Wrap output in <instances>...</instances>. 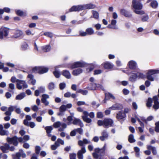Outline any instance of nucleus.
<instances>
[{
  "instance_id": "obj_1",
  "label": "nucleus",
  "mask_w": 159,
  "mask_h": 159,
  "mask_svg": "<svg viewBox=\"0 0 159 159\" xmlns=\"http://www.w3.org/2000/svg\"><path fill=\"white\" fill-rule=\"evenodd\" d=\"M132 6L135 9L134 12L137 14L143 15L144 14V12L143 11H139L137 10H140L142 9L143 6L142 4L138 1L133 0L132 2Z\"/></svg>"
},
{
  "instance_id": "obj_2",
  "label": "nucleus",
  "mask_w": 159,
  "mask_h": 159,
  "mask_svg": "<svg viewBox=\"0 0 159 159\" xmlns=\"http://www.w3.org/2000/svg\"><path fill=\"white\" fill-rule=\"evenodd\" d=\"M84 115L82 116V118L83 120L87 123H89L92 122V120L88 117L89 116L90 118H93L95 116V115L93 112H91L89 113L86 111L83 112Z\"/></svg>"
},
{
  "instance_id": "obj_3",
  "label": "nucleus",
  "mask_w": 159,
  "mask_h": 159,
  "mask_svg": "<svg viewBox=\"0 0 159 159\" xmlns=\"http://www.w3.org/2000/svg\"><path fill=\"white\" fill-rule=\"evenodd\" d=\"M18 140L20 142H24L23 138L20 137L18 139L17 137L14 136L12 138H7V142L10 144H13L15 146H17L18 143L17 140Z\"/></svg>"
},
{
  "instance_id": "obj_4",
  "label": "nucleus",
  "mask_w": 159,
  "mask_h": 159,
  "mask_svg": "<svg viewBox=\"0 0 159 159\" xmlns=\"http://www.w3.org/2000/svg\"><path fill=\"white\" fill-rule=\"evenodd\" d=\"M94 150V152L93 153V155L94 158L96 159H98L99 156L102 155L104 153V149L99 148H95Z\"/></svg>"
},
{
  "instance_id": "obj_5",
  "label": "nucleus",
  "mask_w": 159,
  "mask_h": 159,
  "mask_svg": "<svg viewBox=\"0 0 159 159\" xmlns=\"http://www.w3.org/2000/svg\"><path fill=\"white\" fill-rule=\"evenodd\" d=\"M16 87L19 89L26 88L28 85L24 80H16Z\"/></svg>"
},
{
  "instance_id": "obj_6",
  "label": "nucleus",
  "mask_w": 159,
  "mask_h": 159,
  "mask_svg": "<svg viewBox=\"0 0 159 159\" xmlns=\"http://www.w3.org/2000/svg\"><path fill=\"white\" fill-rule=\"evenodd\" d=\"M9 29L4 27H2L0 29V39H2L3 37L7 36L8 34Z\"/></svg>"
},
{
  "instance_id": "obj_7",
  "label": "nucleus",
  "mask_w": 159,
  "mask_h": 159,
  "mask_svg": "<svg viewBox=\"0 0 159 159\" xmlns=\"http://www.w3.org/2000/svg\"><path fill=\"white\" fill-rule=\"evenodd\" d=\"M158 73H159V70H149L147 74V78L148 80L151 81H153L154 80V79L152 75Z\"/></svg>"
},
{
  "instance_id": "obj_8",
  "label": "nucleus",
  "mask_w": 159,
  "mask_h": 159,
  "mask_svg": "<svg viewBox=\"0 0 159 159\" xmlns=\"http://www.w3.org/2000/svg\"><path fill=\"white\" fill-rule=\"evenodd\" d=\"M91 85L92 87L89 86L88 87V89L89 90H95L97 89H99L104 90L103 87L100 84L93 83L92 84H91Z\"/></svg>"
},
{
  "instance_id": "obj_9",
  "label": "nucleus",
  "mask_w": 159,
  "mask_h": 159,
  "mask_svg": "<svg viewBox=\"0 0 159 159\" xmlns=\"http://www.w3.org/2000/svg\"><path fill=\"white\" fill-rule=\"evenodd\" d=\"M113 120L111 119L105 118L104 119V126L105 128L113 126Z\"/></svg>"
},
{
  "instance_id": "obj_10",
  "label": "nucleus",
  "mask_w": 159,
  "mask_h": 159,
  "mask_svg": "<svg viewBox=\"0 0 159 159\" xmlns=\"http://www.w3.org/2000/svg\"><path fill=\"white\" fill-rule=\"evenodd\" d=\"M85 65V63L84 62L78 61L74 63L70 67L69 66L68 67L74 69L77 67H83Z\"/></svg>"
},
{
  "instance_id": "obj_11",
  "label": "nucleus",
  "mask_w": 159,
  "mask_h": 159,
  "mask_svg": "<svg viewBox=\"0 0 159 159\" xmlns=\"http://www.w3.org/2000/svg\"><path fill=\"white\" fill-rule=\"evenodd\" d=\"M153 100L154 102V105L153 107L155 110L159 109V102L158 101V98L157 96L153 97Z\"/></svg>"
},
{
  "instance_id": "obj_12",
  "label": "nucleus",
  "mask_w": 159,
  "mask_h": 159,
  "mask_svg": "<svg viewBox=\"0 0 159 159\" xmlns=\"http://www.w3.org/2000/svg\"><path fill=\"white\" fill-rule=\"evenodd\" d=\"M86 152V150L84 147H82L81 150H79L77 153L78 157L79 159H83V153H84Z\"/></svg>"
},
{
  "instance_id": "obj_13",
  "label": "nucleus",
  "mask_w": 159,
  "mask_h": 159,
  "mask_svg": "<svg viewBox=\"0 0 159 159\" xmlns=\"http://www.w3.org/2000/svg\"><path fill=\"white\" fill-rule=\"evenodd\" d=\"M116 20H115L113 19L111 21V24L107 26V27L113 29H117L118 27L116 25Z\"/></svg>"
},
{
  "instance_id": "obj_14",
  "label": "nucleus",
  "mask_w": 159,
  "mask_h": 159,
  "mask_svg": "<svg viewBox=\"0 0 159 159\" xmlns=\"http://www.w3.org/2000/svg\"><path fill=\"white\" fill-rule=\"evenodd\" d=\"M82 5L73 6L70 10V11H76L83 10Z\"/></svg>"
},
{
  "instance_id": "obj_15",
  "label": "nucleus",
  "mask_w": 159,
  "mask_h": 159,
  "mask_svg": "<svg viewBox=\"0 0 159 159\" xmlns=\"http://www.w3.org/2000/svg\"><path fill=\"white\" fill-rule=\"evenodd\" d=\"M72 123L74 125H79L81 127H83L84 126L81 120L76 118L74 119Z\"/></svg>"
},
{
  "instance_id": "obj_16",
  "label": "nucleus",
  "mask_w": 159,
  "mask_h": 159,
  "mask_svg": "<svg viewBox=\"0 0 159 159\" xmlns=\"http://www.w3.org/2000/svg\"><path fill=\"white\" fill-rule=\"evenodd\" d=\"M122 106L119 104H116L110 107L109 109L111 110H120L122 109Z\"/></svg>"
},
{
  "instance_id": "obj_17",
  "label": "nucleus",
  "mask_w": 159,
  "mask_h": 159,
  "mask_svg": "<svg viewBox=\"0 0 159 159\" xmlns=\"http://www.w3.org/2000/svg\"><path fill=\"white\" fill-rule=\"evenodd\" d=\"M91 142L90 141L86 139H84L83 140H79L78 142V145L80 146H83L84 144H87L90 143Z\"/></svg>"
},
{
  "instance_id": "obj_18",
  "label": "nucleus",
  "mask_w": 159,
  "mask_h": 159,
  "mask_svg": "<svg viewBox=\"0 0 159 159\" xmlns=\"http://www.w3.org/2000/svg\"><path fill=\"white\" fill-rule=\"evenodd\" d=\"M24 124L26 126L30 127L31 128H34L35 126V123L33 122H28L26 120H24Z\"/></svg>"
},
{
  "instance_id": "obj_19",
  "label": "nucleus",
  "mask_w": 159,
  "mask_h": 159,
  "mask_svg": "<svg viewBox=\"0 0 159 159\" xmlns=\"http://www.w3.org/2000/svg\"><path fill=\"white\" fill-rule=\"evenodd\" d=\"M8 134V131L3 129V125H0V134L1 135H7Z\"/></svg>"
},
{
  "instance_id": "obj_20",
  "label": "nucleus",
  "mask_w": 159,
  "mask_h": 159,
  "mask_svg": "<svg viewBox=\"0 0 159 159\" xmlns=\"http://www.w3.org/2000/svg\"><path fill=\"white\" fill-rule=\"evenodd\" d=\"M110 98H111L113 100H115V97L114 96L109 93H105V99L104 101V102H105V100L106 99H109Z\"/></svg>"
},
{
  "instance_id": "obj_21",
  "label": "nucleus",
  "mask_w": 159,
  "mask_h": 159,
  "mask_svg": "<svg viewBox=\"0 0 159 159\" xmlns=\"http://www.w3.org/2000/svg\"><path fill=\"white\" fill-rule=\"evenodd\" d=\"M83 72V70L81 68H78L74 70L72 72L73 75L77 76L81 73Z\"/></svg>"
},
{
  "instance_id": "obj_22",
  "label": "nucleus",
  "mask_w": 159,
  "mask_h": 159,
  "mask_svg": "<svg viewBox=\"0 0 159 159\" xmlns=\"http://www.w3.org/2000/svg\"><path fill=\"white\" fill-rule=\"evenodd\" d=\"M129 67L131 69H135L137 67V63L134 61H131L128 63Z\"/></svg>"
},
{
  "instance_id": "obj_23",
  "label": "nucleus",
  "mask_w": 159,
  "mask_h": 159,
  "mask_svg": "<svg viewBox=\"0 0 159 159\" xmlns=\"http://www.w3.org/2000/svg\"><path fill=\"white\" fill-rule=\"evenodd\" d=\"M15 108H16V106H10L8 108V111L5 112V115L7 116H10L11 115V112L13 111Z\"/></svg>"
},
{
  "instance_id": "obj_24",
  "label": "nucleus",
  "mask_w": 159,
  "mask_h": 159,
  "mask_svg": "<svg viewBox=\"0 0 159 159\" xmlns=\"http://www.w3.org/2000/svg\"><path fill=\"white\" fill-rule=\"evenodd\" d=\"M103 67L106 69H111L113 67V66L109 62H106L102 64Z\"/></svg>"
},
{
  "instance_id": "obj_25",
  "label": "nucleus",
  "mask_w": 159,
  "mask_h": 159,
  "mask_svg": "<svg viewBox=\"0 0 159 159\" xmlns=\"http://www.w3.org/2000/svg\"><path fill=\"white\" fill-rule=\"evenodd\" d=\"M82 7L83 10L88 9H91L94 8L95 7V6L91 4H89L82 5Z\"/></svg>"
},
{
  "instance_id": "obj_26",
  "label": "nucleus",
  "mask_w": 159,
  "mask_h": 159,
  "mask_svg": "<svg viewBox=\"0 0 159 159\" xmlns=\"http://www.w3.org/2000/svg\"><path fill=\"white\" fill-rule=\"evenodd\" d=\"M28 78L30 79L29 82L33 85H34L36 83V80L34 78V76L31 74H29Z\"/></svg>"
},
{
  "instance_id": "obj_27",
  "label": "nucleus",
  "mask_w": 159,
  "mask_h": 159,
  "mask_svg": "<svg viewBox=\"0 0 159 159\" xmlns=\"http://www.w3.org/2000/svg\"><path fill=\"white\" fill-rule=\"evenodd\" d=\"M126 116L125 114L123 113L121 111H120L117 113L116 116V118L118 120L122 119Z\"/></svg>"
},
{
  "instance_id": "obj_28",
  "label": "nucleus",
  "mask_w": 159,
  "mask_h": 159,
  "mask_svg": "<svg viewBox=\"0 0 159 159\" xmlns=\"http://www.w3.org/2000/svg\"><path fill=\"white\" fill-rule=\"evenodd\" d=\"M62 75L67 79H70L71 77V75L70 72L66 70L63 71Z\"/></svg>"
},
{
  "instance_id": "obj_29",
  "label": "nucleus",
  "mask_w": 159,
  "mask_h": 159,
  "mask_svg": "<svg viewBox=\"0 0 159 159\" xmlns=\"http://www.w3.org/2000/svg\"><path fill=\"white\" fill-rule=\"evenodd\" d=\"M45 129L46 130V132L48 134V136L49 137L51 136V134L50 133L53 129L52 127L51 126H47L45 127Z\"/></svg>"
},
{
  "instance_id": "obj_30",
  "label": "nucleus",
  "mask_w": 159,
  "mask_h": 159,
  "mask_svg": "<svg viewBox=\"0 0 159 159\" xmlns=\"http://www.w3.org/2000/svg\"><path fill=\"white\" fill-rule=\"evenodd\" d=\"M120 13L121 14L127 17H130L131 16V15L124 9H121L120 11Z\"/></svg>"
},
{
  "instance_id": "obj_31",
  "label": "nucleus",
  "mask_w": 159,
  "mask_h": 159,
  "mask_svg": "<svg viewBox=\"0 0 159 159\" xmlns=\"http://www.w3.org/2000/svg\"><path fill=\"white\" fill-rule=\"evenodd\" d=\"M22 34L23 32L22 31L17 30L16 31L13 37L15 38H17L20 37L22 35Z\"/></svg>"
},
{
  "instance_id": "obj_32",
  "label": "nucleus",
  "mask_w": 159,
  "mask_h": 159,
  "mask_svg": "<svg viewBox=\"0 0 159 159\" xmlns=\"http://www.w3.org/2000/svg\"><path fill=\"white\" fill-rule=\"evenodd\" d=\"M1 149L4 152H6V151L9 149V145L8 144H5L4 145L0 147Z\"/></svg>"
},
{
  "instance_id": "obj_33",
  "label": "nucleus",
  "mask_w": 159,
  "mask_h": 159,
  "mask_svg": "<svg viewBox=\"0 0 159 159\" xmlns=\"http://www.w3.org/2000/svg\"><path fill=\"white\" fill-rule=\"evenodd\" d=\"M147 148L148 150H152V152L154 155H156L157 154V152L155 147L151 145H148Z\"/></svg>"
},
{
  "instance_id": "obj_34",
  "label": "nucleus",
  "mask_w": 159,
  "mask_h": 159,
  "mask_svg": "<svg viewBox=\"0 0 159 159\" xmlns=\"http://www.w3.org/2000/svg\"><path fill=\"white\" fill-rule=\"evenodd\" d=\"M39 74H42L47 72L48 70V68L44 67H40Z\"/></svg>"
},
{
  "instance_id": "obj_35",
  "label": "nucleus",
  "mask_w": 159,
  "mask_h": 159,
  "mask_svg": "<svg viewBox=\"0 0 159 159\" xmlns=\"http://www.w3.org/2000/svg\"><path fill=\"white\" fill-rule=\"evenodd\" d=\"M87 35H91L94 34V31L91 28H89L86 30Z\"/></svg>"
},
{
  "instance_id": "obj_36",
  "label": "nucleus",
  "mask_w": 159,
  "mask_h": 159,
  "mask_svg": "<svg viewBox=\"0 0 159 159\" xmlns=\"http://www.w3.org/2000/svg\"><path fill=\"white\" fill-rule=\"evenodd\" d=\"M25 96V93H22L17 95L16 97V100H20L23 99Z\"/></svg>"
},
{
  "instance_id": "obj_37",
  "label": "nucleus",
  "mask_w": 159,
  "mask_h": 159,
  "mask_svg": "<svg viewBox=\"0 0 159 159\" xmlns=\"http://www.w3.org/2000/svg\"><path fill=\"white\" fill-rule=\"evenodd\" d=\"M28 48V45L25 42H24L22 43L21 45V49L22 50L25 51Z\"/></svg>"
},
{
  "instance_id": "obj_38",
  "label": "nucleus",
  "mask_w": 159,
  "mask_h": 159,
  "mask_svg": "<svg viewBox=\"0 0 159 159\" xmlns=\"http://www.w3.org/2000/svg\"><path fill=\"white\" fill-rule=\"evenodd\" d=\"M43 51L44 52H48L51 49V47L49 45L43 46L42 47Z\"/></svg>"
},
{
  "instance_id": "obj_39",
  "label": "nucleus",
  "mask_w": 159,
  "mask_h": 159,
  "mask_svg": "<svg viewBox=\"0 0 159 159\" xmlns=\"http://www.w3.org/2000/svg\"><path fill=\"white\" fill-rule=\"evenodd\" d=\"M55 143L57 146H59L60 144H61V145H64V142L63 140L60 139H58L57 141L55 142Z\"/></svg>"
},
{
  "instance_id": "obj_40",
  "label": "nucleus",
  "mask_w": 159,
  "mask_h": 159,
  "mask_svg": "<svg viewBox=\"0 0 159 159\" xmlns=\"http://www.w3.org/2000/svg\"><path fill=\"white\" fill-rule=\"evenodd\" d=\"M48 88L49 90H53L55 88V84L53 82L50 83L48 84Z\"/></svg>"
},
{
  "instance_id": "obj_41",
  "label": "nucleus",
  "mask_w": 159,
  "mask_h": 159,
  "mask_svg": "<svg viewBox=\"0 0 159 159\" xmlns=\"http://www.w3.org/2000/svg\"><path fill=\"white\" fill-rule=\"evenodd\" d=\"M128 140L130 143H133L135 142V140L134 139V136L133 134H131L129 136Z\"/></svg>"
},
{
  "instance_id": "obj_42",
  "label": "nucleus",
  "mask_w": 159,
  "mask_h": 159,
  "mask_svg": "<svg viewBox=\"0 0 159 159\" xmlns=\"http://www.w3.org/2000/svg\"><path fill=\"white\" fill-rule=\"evenodd\" d=\"M10 8L7 7H5L3 9H0V14H3L4 11L8 13L10 11Z\"/></svg>"
},
{
  "instance_id": "obj_43",
  "label": "nucleus",
  "mask_w": 159,
  "mask_h": 159,
  "mask_svg": "<svg viewBox=\"0 0 159 159\" xmlns=\"http://www.w3.org/2000/svg\"><path fill=\"white\" fill-rule=\"evenodd\" d=\"M158 5V3L156 1L152 2L151 3V6L154 8H156L157 7Z\"/></svg>"
},
{
  "instance_id": "obj_44",
  "label": "nucleus",
  "mask_w": 159,
  "mask_h": 159,
  "mask_svg": "<svg viewBox=\"0 0 159 159\" xmlns=\"http://www.w3.org/2000/svg\"><path fill=\"white\" fill-rule=\"evenodd\" d=\"M137 78L136 74H133V75H131L129 78V80L132 82L134 81Z\"/></svg>"
},
{
  "instance_id": "obj_45",
  "label": "nucleus",
  "mask_w": 159,
  "mask_h": 159,
  "mask_svg": "<svg viewBox=\"0 0 159 159\" xmlns=\"http://www.w3.org/2000/svg\"><path fill=\"white\" fill-rule=\"evenodd\" d=\"M40 67H36L34 68L32 70L33 72L39 73V74Z\"/></svg>"
},
{
  "instance_id": "obj_46",
  "label": "nucleus",
  "mask_w": 159,
  "mask_h": 159,
  "mask_svg": "<svg viewBox=\"0 0 159 159\" xmlns=\"http://www.w3.org/2000/svg\"><path fill=\"white\" fill-rule=\"evenodd\" d=\"M152 100L151 98H149L148 99L146 105L148 107H150L152 106Z\"/></svg>"
},
{
  "instance_id": "obj_47",
  "label": "nucleus",
  "mask_w": 159,
  "mask_h": 159,
  "mask_svg": "<svg viewBox=\"0 0 159 159\" xmlns=\"http://www.w3.org/2000/svg\"><path fill=\"white\" fill-rule=\"evenodd\" d=\"M134 150L135 152H136V155L137 157H139V152L140 151L139 148L137 147H135L134 148Z\"/></svg>"
},
{
  "instance_id": "obj_48",
  "label": "nucleus",
  "mask_w": 159,
  "mask_h": 159,
  "mask_svg": "<svg viewBox=\"0 0 159 159\" xmlns=\"http://www.w3.org/2000/svg\"><path fill=\"white\" fill-rule=\"evenodd\" d=\"M66 105H62L59 108V111L60 112H64L66 110Z\"/></svg>"
},
{
  "instance_id": "obj_49",
  "label": "nucleus",
  "mask_w": 159,
  "mask_h": 159,
  "mask_svg": "<svg viewBox=\"0 0 159 159\" xmlns=\"http://www.w3.org/2000/svg\"><path fill=\"white\" fill-rule=\"evenodd\" d=\"M137 78L143 79L145 77V75L141 73L138 72L136 74Z\"/></svg>"
},
{
  "instance_id": "obj_50",
  "label": "nucleus",
  "mask_w": 159,
  "mask_h": 159,
  "mask_svg": "<svg viewBox=\"0 0 159 159\" xmlns=\"http://www.w3.org/2000/svg\"><path fill=\"white\" fill-rule=\"evenodd\" d=\"M79 35L81 36H85L87 35L86 31H84L82 30L79 31Z\"/></svg>"
},
{
  "instance_id": "obj_51",
  "label": "nucleus",
  "mask_w": 159,
  "mask_h": 159,
  "mask_svg": "<svg viewBox=\"0 0 159 159\" xmlns=\"http://www.w3.org/2000/svg\"><path fill=\"white\" fill-rule=\"evenodd\" d=\"M67 120L68 122L67 123L68 125H70L72 123L71 121L72 120V116H69L67 118Z\"/></svg>"
},
{
  "instance_id": "obj_52",
  "label": "nucleus",
  "mask_w": 159,
  "mask_h": 159,
  "mask_svg": "<svg viewBox=\"0 0 159 159\" xmlns=\"http://www.w3.org/2000/svg\"><path fill=\"white\" fill-rule=\"evenodd\" d=\"M93 17L95 19H97L99 17V14L96 11H92Z\"/></svg>"
},
{
  "instance_id": "obj_53",
  "label": "nucleus",
  "mask_w": 159,
  "mask_h": 159,
  "mask_svg": "<svg viewBox=\"0 0 159 159\" xmlns=\"http://www.w3.org/2000/svg\"><path fill=\"white\" fill-rule=\"evenodd\" d=\"M61 122L58 121L55 122L53 125V126L54 128H57L59 127L60 126H61Z\"/></svg>"
},
{
  "instance_id": "obj_54",
  "label": "nucleus",
  "mask_w": 159,
  "mask_h": 159,
  "mask_svg": "<svg viewBox=\"0 0 159 159\" xmlns=\"http://www.w3.org/2000/svg\"><path fill=\"white\" fill-rule=\"evenodd\" d=\"M102 136L106 138V139L108 138V135L105 130H103L102 133Z\"/></svg>"
},
{
  "instance_id": "obj_55",
  "label": "nucleus",
  "mask_w": 159,
  "mask_h": 159,
  "mask_svg": "<svg viewBox=\"0 0 159 159\" xmlns=\"http://www.w3.org/2000/svg\"><path fill=\"white\" fill-rule=\"evenodd\" d=\"M53 74L57 78H58L60 76V74L59 72L55 70V71L53 72Z\"/></svg>"
},
{
  "instance_id": "obj_56",
  "label": "nucleus",
  "mask_w": 159,
  "mask_h": 159,
  "mask_svg": "<svg viewBox=\"0 0 159 159\" xmlns=\"http://www.w3.org/2000/svg\"><path fill=\"white\" fill-rule=\"evenodd\" d=\"M97 117L98 118H102L103 117V113L101 112H98L97 114Z\"/></svg>"
},
{
  "instance_id": "obj_57",
  "label": "nucleus",
  "mask_w": 159,
  "mask_h": 159,
  "mask_svg": "<svg viewBox=\"0 0 159 159\" xmlns=\"http://www.w3.org/2000/svg\"><path fill=\"white\" fill-rule=\"evenodd\" d=\"M49 98V96L46 94H43L42 96L41 100L47 99Z\"/></svg>"
},
{
  "instance_id": "obj_58",
  "label": "nucleus",
  "mask_w": 159,
  "mask_h": 159,
  "mask_svg": "<svg viewBox=\"0 0 159 159\" xmlns=\"http://www.w3.org/2000/svg\"><path fill=\"white\" fill-rule=\"evenodd\" d=\"M44 35L50 38H52L53 37V34L51 32H45L44 33Z\"/></svg>"
},
{
  "instance_id": "obj_59",
  "label": "nucleus",
  "mask_w": 159,
  "mask_h": 159,
  "mask_svg": "<svg viewBox=\"0 0 159 159\" xmlns=\"http://www.w3.org/2000/svg\"><path fill=\"white\" fill-rule=\"evenodd\" d=\"M66 84L65 83H61L59 84V87L61 89H63L66 87Z\"/></svg>"
},
{
  "instance_id": "obj_60",
  "label": "nucleus",
  "mask_w": 159,
  "mask_h": 159,
  "mask_svg": "<svg viewBox=\"0 0 159 159\" xmlns=\"http://www.w3.org/2000/svg\"><path fill=\"white\" fill-rule=\"evenodd\" d=\"M16 13L18 15L20 16H23L24 15V13L22 11L20 10L16 11Z\"/></svg>"
},
{
  "instance_id": "obj_61",
  "label": "nucleus",
  "mask_w": 159,
  "mask_h": 159,
  "mask_svg": "<svg viewBox=\"0 0 159 159\" xmlns=\"http://www.w3.org/2000/svg\"><path fill=\"white\" fill-rule=\"evenodd\" d=\"M41 150V148L39 146H36L35 147V152L37 154H39Z\"/></svg>"
},
{
  "instance_id": "obj_62",
  "label": "nucleus",
  "mask_w": 159,
  "mask_h": 159,
  "mask_svg": "<svg viewBox=\"0 0 159 159\" xmlns=\"http://www.w3.org/2000/svg\"><path fill=\"white\" fill-rule=\"evenodd\" d=\"M23 152V151L22 149H20L19 152L16 154V157H21V153Z\"/></svg>"
},
{
  "instance_id": "obj_63",
  "label": "nucleus",
  "mask_w": 159,
  "mask_h": 159,
  "mask_svg": "<svg viewBox=\"0 0 159 159\" xmlns=\"http://www.w3.org/2000/svg\"><path fill=\"white\" fill-rule=\"evenodd\" d=\"M42 102L46 106H48L49 102L47 99L41 100Z\"/></svg>"
},
{
  "instance_id": "obj_64",
  "label": "nucleus",
  "mask_w": 159,
  "mask_h": 159,
  "mask_svg": "<svg viewBox=\"0 0 159 159\" xmlns=\"http://www.w3.org/2000/svg\"><path fill=\"white\" fill-rule=\"evenodd\" d=\"M70 159H76V154L75 153L70 154Z\"/></svg>"
}]
</instances>
